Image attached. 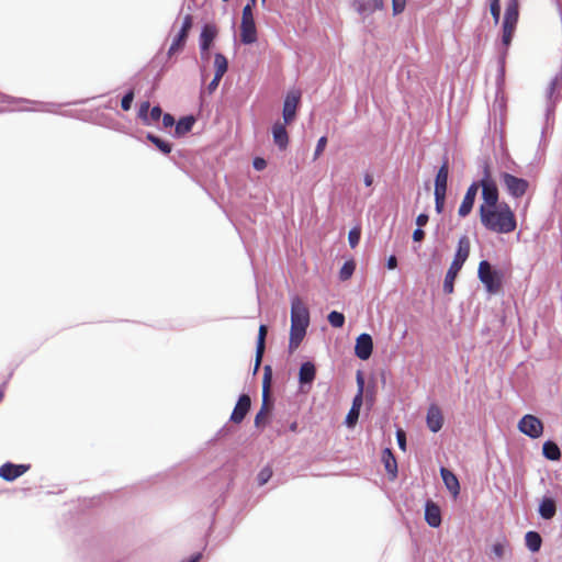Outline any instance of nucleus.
Returning <instances> with one entry per match:
<instances>
[{
  "label": "nucleus",
  "instance_id": "obj_1",
  "mask_svg": "<svg viewBox=\"0 0 562 562\" xmlns=\"http://www.w3.org/2000/svg\"><path fill=\"white\" fill-rule=\"evenodd\" d=\"M479 215L481 224L493 233L509 234L517 227L515 213L506 202L494 207L479 209Z\"/></svg>",
  "mask_w": 562,
  "mask_h": 562
},
{
  "label": "nucleus",
  "instance_id": "obj_2",
  "mask_svg": "<svg viewBox=\"0 0 562 562\" xmlns=\"http://www.w3.org/2000/svg\"><path fill=\"white\" fill-rule=\"evenodd\" d=\"M471 244L467 235H462L457 245L453 260L445 276L442 290L446 294L454 291V281L470 256Z\"/></svg>",
  "mask_w": 562,
  "mask_h": 562
},
{
  "label": "nucleus",
  "instance_id": "obj_3",
  "mask_svg": "<svg viewBox=\"0 0 562 562\" xmlns=\"http://www.w3.org/2000/svg\"><path fill=\"white\" fill-rule=\"evenodd\" d=\"M477 278L491 295L498 294L503 288L504 273L487 260H482L477 268Z\"/></svg>",
  "mask_w": 562,
  "mask_h": 562
},
{
  "label": "nucleus",
  "instance_id": "obj_4",
  "mask_svg": "<svg viewBox=\"0 0 562 562\" xmlns=\"http://www.w3.org/2000/svg\"><path fill=\"white\" fill-rule=\"evenodd\" d=\"M482 178L476 181L479 189L482 190V200L479 209L483 207H494L495 205H499V191L496 181L493 179L490 165L487 162L483 164Z\"/></svg>",
  "mask_w": 562,
  "mask_h": 562
},
{
  "label": "nucleus",
  "instance_id": "obj_5",
  "mask_svg": "<svg viewBox=\"0 0 562 562\" xmlns=\"http://www.w3.org/2000/svg\"><path fill=\"white\" fill-rule=\"evenodd\" d=\"M256 4L257 0H248L243 8L240 21V42L244 45H251L258 40L256 21L254 16V8Z\"/></svg>",
  "mask_w": 562,
  "mask_h": 562
},
{
  "label": "nucleus",
  "instance_id": "obj_6",
  "mask_svg": "<svg viewBox=\"0 0 562 562\" xmlns=\"http://www.w3.org/2000/svg\"><path fill=\"white\" fill-rule=\"evenodd\" d=\"M562 99V77L555 76L551 79L549 87L546 91V124L548 125L550 120H553L555 109L560 100Z\"/></svg>",
  "mask_w": 562,
  "mask_h": 562
},
{
  "label": "nucleus",
  "instance_id": "obj_7",
  "mask_svg": "<svg viewBox=\"0 0 562 562\" xmlns=\"http://www.w3.org/2000/svg\"><path fill=\"white\" fill-rule=\"evenodd\" d=\"M501 181L506 192L514 199L522 198L529 188V181L527 179L506 171L501 173Z\"/></svg>",
  "mask_w": 562,
  "mask_h": 562
},
{
  "label": "nucleus",
  "instance_id": "obj_8",
  "mask_svg": "<svg viewBox=\"0 0 562 562\" xmlns=\"http://www.w3.org/2000/svg\"><path fill=\"white\" fill-rule=\"evenodd\" d=\"M310 325V311L299 296L291 300V327L307 330Z\"/></svg>",
  "mask_w": 562,
  "mask_h": 562
},
{
  "label": "nucleus",
  "instance_id": "obj_9",
  "mask_svg": "<svg viewBox=\"0 0 562 562\" xmlns=\"http://www.w3.org/2000/svg\"><path fill=\"white\" fill-rule=\"evenodd\" d=\"M317 369L313 361H304L301 363L297 374L299 380V393L307 394L313 387V383L316 379Z\"/></svg>",
  "mask_w": 562,
  "mask_h": 562
},
{
  "label": "nucleus",
  "instance_id": "obj_10",
  "mask_svg": "<svg viewBox=\"0 0 562 562\" xmlns=\"http://www.w3.org/2000/svg\"><path fill=\"white\" fill-rule=\"evenodd\" d=\"M301 92L288 91L283 100L282 117L284 124H291L296 120L297 112L301 105Z\"/></svg>",
  "mask_w": 562,
  "mask_h": 562
},
{
  "label": "nucleus",
  "instance_id": "obj_11",
  "mask_svg": "<svg viewBox=\"0 0 562 562\" xmlns=\"http://www.w3.org/2000/svg\"><path fill=\"white\" fill-rule=\"evenodd\" d=\"M518 430L531 439H538L543 432V424L535 415L526 414L518 422Z\"/></svg>",
  "mask_w": 562,
  "mask_h": 562
},
{
  "label": "nucleus",
  "instance_id": "obj_12",
  "mask_svg": "<svg viewBox=\"0 0 562 562\" xmlns=\"http://www.w3.org/2000/svg\"><path fill=\"white\" fill-rule=\"evenodd\" d=\"M192 25H193V18L191 14H187L183 18L180 30L178 31V33L176 34V36L172 40V43L168 49V56H172L177 52L183 49Z\"/></svg>",
  "mask_w": 562,
  "mask_h": 562
},
{
  "label": "nucleus",
  "instance_id": "obj_13",
  "mask_svg": "<svg viewBox=\"0 0 562 562\" xmlns=\"http://www.w3.org/2000/svg\"><path fill=\"white\" fill-rule=\"evenodd\" d=\"M217 36V27L215 24L212 23H205L200 32L199 37V47L201 52L202 58L209 57V52L211 47L213 46L214 40Z\"/></svg>",
  "mask_w": 562,
  "mask_h": 562
},
{
  "label": "nucleus",
  "instance_id": "obj_14",
  "mask_svg": "<svg viewBox=\"0 0 562 562\" xmlns=\"http://www.w3.org/2000/svg\"><path fill=\"white\" fill-rule=\"evenodd\" d=\"M31 469V464L4 462L0 467V479L5 482H13Z\"/></svg>",
  "mask_w": 562,
  "mask_h": 562
},
{
  "label": "nucleus",
  "instance_id": "obj_15",
  "mask_svg": "<svg viewBox=\"0 0 562 562\" xmlns=\"http://www.w3.org/2000/svg\"><path fill=\"white\" fill-rule=\"evenodd\" d=\"M479 192L476 181H473L467 189L465 194L458 210V215L462 218L467 217L473 210L475 199Z\"/></svg>",
  "mask_w": 562,
  "mask_h": 562
},
{
  "label": "nucleus",
  "instance_id": "obj_16",
  "mask_svg": "<svg viewBox=\"0 0 562 562\" xmlns=\"http://www.w3.org/2000/svg\"><path fill=\"white\" fill-rule=\"evenodd\" d=\"M251 406L250 396L243 393L238 396L236 405L231 414L229 422L233 424H240L247 416Z\"/></svg>",
  "mask_w": 562,
  "mask_h": 562
},
{
  "label": "nucleus",
  "instance_id": "obj_17",
  "mask_svg": "<svg viewBox=\"0 0 562 562\" xmlns=\"http://www.w3.org/2000/svg\"><path fill=\"white\" fill-rule=\"evenodd\" d=\"M373 351V339L370 334L362 333L356 339L355 355L360 360H368Z\"/></svg>",
  "mask_w": 562,
  "mask_h": 562
},
{
  "label": "nucleus",
  "instance_id": "obj_18",
  "mask_svg": "<svg viewBox=\"0 0 562 562\" xmlns=\"http://www.w3.org/2000/svg\"><path fill=\"white\" fill-rule=\"evenodd\" d=\"M448 178H449V159L447 156H443L442 164L440 165L437 173L435 176V189L434 193H446L448 189Z\"/></svg>",
  "mask_w": 562,
  "mask_h": 562
},
{
  "label": "nucleus",
  "instance_id": "obj_19",
  "mask_svg": "<svg viewBox=\"0 0 562 562\" xmlns=\"http://www.w3.org/2000/svg\"><path fill=\"white\" fill-rule=\"evenodd\" d=\"M425 520L431 528H438L442 522L440 506L432 499L425 502Z\"/></svg>",
  "mask_w": 562,
  "mask_h": 562
},
{
  "label": "nucleus",
  "instance_id": "obj_20",
  "mask_svg": "<svg viewBox=\"0 0 562 562\" xmlns=\"http://www.w3.org/2000/svg\"><path fill=\"white\" fill-rule=\"evenodd\" d=\"M351 5L363 18L384 8L383 0H353Z\"/></svg>",
  "mask_w": 562,
  "mask_h": 562
},
{
  "label": "nucleus",
  "instance_id": "obj_21",
  "mask_svg": "<svg viewBox=\"0 0 562 562\" xmlns=\"http://www.w3.org/2000/svg\"><path fill=\"white\" fill-rule=\"evenodd\" d=\"M285 125L286 124H284V122L281 123L280 121H277L273 123L271 128L273 143L281 151L288 148L290 140Z\"/></svg>",
  "mask_w": 562,
  "mask_h": 562
},
{
  "label": "nucleus",
  "instance_id": "obj_22",
  "mask_svg": "<svg viewBox=\"0 0 562 562\" xmlns=\"http://www.w3.org/2000/svg\"><path fill=\"white\" fill-rule=\"evenodd\" d=\"M426 424L428 429L434 434L438 432L442 428L443 415L436 404H431L428 407L426 415Z\"/></svg>",
  "mask_w": 562,
  "mask_h": 562
},
{
  "label": "nucleus",
  "instance_id": "obj_23",
  "mask_svg": "<svg viewBox=\"0 0 562 562\" xmlns=\"http://www.w3.org/2000/svg\"><path fill=\"white\" fill-rule=\"evenodd\" d=\"M381 461L390 479H396L398 473L397 461L391 448L386 447L382 450Z\"/></svg>",
  "mask_w": 562,
  "mask_h": 562
},
{
  "label": "nucleus",
  "instance_id": "obj_24",
  "mask_svg": "<svg viewBox=\"0 0 562 562\" xmlns=\"http://www.w3.org/2000/svg\"><path fill=\"white\" fill-rule=\"evenodd\" d=\"M440 476L446 488L452 494L453 497H457L460 494V483L457 475L449 469L441 467Z\"/></svg>",
  "mask_w": 562,
  "mask_h": 562
},
{
  "label": "nucleus",
  "instance_id": "obj_25",
  "mask_svg": "<svg viewBox=\"0 0 562 562\" xmlns=\"http://www.w3.org/2000/svg\"><path fill=\"white\" fill-rule=\"evenodd\" d=\"M555 499L550 495H544L539 502L538 514L544 520H550L555 516Z\"/></svg>",
  "mask_w": 562,
  "mask_h": 562
},
{
  "label": "nucleus",
  "instance_id": "obj_26",
  "mask_svg": "<svg viewBox=\"0 0 562 562\" xmlns=\"http://www.w3.org/2000/svg\"><path fill=\"white\" fill-rule=\"evenodd\" d=\"M363 405V396L361 395H355L352 398L351 407L345 418V425L348 428H353L356 424L358 423L359 416H360V409Z\"/></svg>",
  "mask_w": 562,
  "mask_h": 562
},
{
  "label": "nucleus",
  "instance_id": "obj_27",
  "mask_svg": "<svg viewBox=\"0 0 562 562\" xmlns=\"http://www.w3.org/2000/svg\"><path fill=\"white\" fill-rule=\"evenodd\" d=\"M195 123V117L192 114L181 116L175 124L173 137L180 138L191 132Z\"/></svg>",
  "mask_w": 562,
  "mask_h": 562
},
{
  "label": "nucleus",
  "instance_id": "obj_28",
  "mask_svg": "<svg viewBox=\"0 0 562 562\" xmlns=\"http://www.w3.org/2000/svg\"><path fill=\"white\" fill-rule=\"evenodd\" d=\"M518 19H519V1L518 0H508L506 3L505 14H504L502 24L517 26Z\"/></svg>",
  "mask_w": 562,
  "mask_h": 562
},
{
  "label": "nucleus",
  "instance_id": "obj_29",
  "mask_svg": "<svg viewBox=\"0 0 562 562\" xmlns=\"http://www.w3.org/2000/svg\"><path fill=\"white\" fill-rule=\"evenodd\" d=\"M7 99H8V102H21V103H30V104L36 105L35 108L27 109L29 111L55 113L56 109L59 106V104L54 103V102H37V101H32V100L23 99V98L18 99V98H9V97H7Z\"/></svg>",
  "mask_w": 562,
  "mask_h": 562
},
{
  "label": "nucleus",
  "instance_id": "obj_30",
  "mask_svg": "<svg viewBox=\"0 0 562 562\" xmlns=\"http://www.w3.org/2000/svg\"><path fill=\"white\" fill-rule=\"evenodd\" d=\"M146 139L148 142H150L157 148V150H159L164 155H168L172 150L171 142L164 139L162 137H160L151 132H148L146 134Z\"/></svg>",
  "mask_w": 562,
  "mask_h": 562
},
{
  "label": "nucleus",
  "instance_id": "obj_31",
  "mask_svg": "<svg viewBox=\"0 0 562 562\" xmlns=\"http://www.w3.org/2000/svg\"><path fill=\"white\" fill-rule=\"evenodd\" d=\"M542 454L547 460L559 461L561 459V449L555 441L548 439L542 445Z\"/></svg>",
  "mask_w": 562,
  "mask_h": 562
},
{
  "label": "nucleus",
  "instance_id": "obj_32",
  "mask_svg": "<svg viewBox=\"0 0 562 562\" xmlns=\"http://www.w3.org/2000/svg\"><path fill=\"white\" fill-rule=\"evenodd\" d=\"M525 544L531 553L540 551L542 546V537L538 531L529 530L525 535Z\"/></svg>",
  "mask_w": 562,
  "mask_h": 562
},
{
  "label": "nucleus",
  "instance_id": "obj_33",
  "mask_svg": "<svg viewBox=\"0 0 562 562\" xmlns=\"http://www.w3.org/2000/svg\"><path fill=\"white\" fill-rule=\"evenodd\" d=\"M305 329L292 328L290 329V339H289V351L292 353L295 349L299 348L301 342L303 341L305 335Z\"/></svg>",
  "mask_w": 562,
  "mask_h": 562
},
{
  "label": "nucleus",
  "instance_id": "obj_34",
  "mask_svg": "<svg viewBox=\"0 0 562 562\" xmlns=\"http://www.w3.org/2000/svg\"><path fill=\"white\" fill-rule=\"evenodd\" d=\"M214 67H215L214 75L216 76V78H218V77L223 78V76L227 72L228 60L222 53H216L214 55Z\"/></svg>",
  "mask_w": 562,
  "mask_h": 562
},
{
  "label": "nucleus",
  "instance_id": "obj_35",
  "mask_svg": "<svg viewBox=\"0 0 562 562\" xmlns=\"http://www.w3.org/2000/svg\"><path fill=\"white\" fill-rule=\"evenodd\" d=\"M268 331V327L263 324L259 326L257 345H256V356L258 358H262L266 349V335Z\"/></svg>",
  "mask_w": 562,
  "mask_h": 562
},
{
  "label": "nucleus",
  "instance_id": "obj_36",
  "mask_svg": "<svg viewBox=\"0 0 562 562\" xmlns=\"http://www.w3.org/2000/svg\"><path fill=\"white\" fill-rule=\"evenodd\" d=\"M516 26L513 25H505L502 24V38L501 43L503 46L502 50H508L509 45L512 44L514 33H515Z\"/></svg>",
  "mask_w": 562,
  "mask_h": 562
},
{
  "label": "nucleus",
  "instance_id": "obj_37",
  "mask_svg": "<svg viewBox=\"0 0 562 562\" xmlns=\"http://www.w3.org/2000/svg\"><path fill=\"white\" fill-rule=\"evenodd\" d=\"M506 50H501L497 58V77H496V83L498 87H501L504 83L505 80V63H506Z\"/></svg>",
  "mask_w": 562,
  "mask_h": 562
},
{
  "label": "nucleus",
  "instance_id": "obj_38",
  "mask_svg": "<svg viewBox=\"0 0 562 562\" xmlns=\"http://www.w3.org/2000/svg\"><path fill=\"white\" fill-rule=\"evenodd\" d=\"M272 381V368L269 364L263 367V378H262V398H268V393L270 391Z\"/></svg>",
  "mask_w": 562,
  "mask_h": 562
},
{
  "label": "nucleus",
  "instance_id": "obj_39",
  "mask_svg": "<svg viewBox=\"0 0 562 562\" xmlns=\"http://www.w3.org/2000/svg\"><path fill=\"white\" fill-rule=\"evenodd\" d=\"M355 270H356V262L352 259L346 260L339 270L338 276H339L340 281L349 280L352 277Z\"/></svg>",
  "mask_w": 562,
  "mask_h": 562
},
{
  "label": "nucleus",
  "instance_id": "obj_40",
  "mask_svg": "<svg viewBox=\"0 0 562 562\" xmlns=\"http://www.w3.org/2000/svg\"><path fill=\"white\" fill-rule=\"evenodd\" d=\"M272 408H273V402L270 404V407H268L267 400L262 398V405H261L259 412H257V414L255 416V426L256 427H261L266 424V413L268 409H272Z\"/></svg>",
  "mask_w": 562,
  "mask_h": 562
},
{
  "label": "nucleus",
  "instance_id": "obj_41",
  "mask_svg": "<svg viewBox=\"0 0 562 562\" xmlns=\"http://www.w3.org/2000/svg\"><path fill=\"white\" fill-rule=\"evenodd\" d=\"M327 321L334 328H341L345 324V315L341 312L338 311H331L327 315Z\"/></svg>",
  "mask_w": 562,
  "mask_h": 562
},
{
  "label": "nucleus",
  "instance_id": "obj_42",
  "mask_svg": "<svg viewBox=\"0 0 562 562\" xmlns=\"http://www.w3.org/2000/svg\"><path fill=\"white\" fill-rule=\"evenodd\" d=\"M272 468L269 464L265 465L257 474L258 485L263 486L265 484H267L269 480L272 477Z\"/></svg>",
  "mask_w": 562,
  "mask_h": 562
},
{
  "label": "nucleus",
  "instance_id": "obj_43",
  "mask_svg": "<svg viewBox=\"0 0 562 562\" xmlns=\"http://www.w3.org/2000/svg\"><path fill=\"white\" fill-rule=\"evenodd\" d=\"M361 239V228L359 226L352 227L348 233V243L351 248H356Z\"/></svg>",
  "mask_w": 562,
  "mask_h": 562
},
{
  "label": "nucleus",
  "instance_id": "obj_44",
  "mask_svg": "<svg viewBox=\"0 0 562 562\" xmlns=\"http://www.w3.org/2000/svg\"><path fill=\"white\" fill-rule=\"evenodd\" d=\"M149 111H150V103L149 101H144L140 103L139 108H138V117L143 121V123L145 125H150V122H149Z\"/></svg>",
  "mask_w": 562,
  "mask_h": 562
},
{
  "label": "nucleus",
  "instance_id": "obj_45",
  "mask_svg": "<svg viewBox=\"0 0 562 562\" xmlns=\"http://www.w3.org/2000/svg\"><path fill=\"white\" fill-rule=\"evenodd\" d=\"M135 98L134 89L127 90L121 100V108L123 111H130Z\"/></svg>",
  "mask_w": 562,
  "mask_h": 562
},
{
  "label": "nucleus",
  "instance_id": "obj_46",
  "mask_svg": "<svg viewBox=\"0 0 562 562\" xmlns=\"http://www.w3.org/2000/svg\"><path fill=\"white\" fill-rule=\"evenodd\" d=\"M434 198H435V211L438 214H441L445 210L447 194L446 193H434Z\"/></svg>",
  "mask_w": 562,
  "mask_h": 562
},
{
  "label": "nucleus",
  "instance_id": "obj_47",
  "mask_svg": "<svg viewBox=\"0 0 562 562\" xmlns=\"http://www.w3.org/2000/svg\"><path fill=\"white\" fill-rule=\"evenodd\" d=\"M395 437H396L398 448L403 452H405L406 448H407L406 432L402 428H397L395 431Z\"/></svg>",
  "mask_w": 562,
  "mask_h": 562
},
{
  "label": "nucleus",
  "instance_id": "obj_48",
  "mask_svg": "<svg viewBox=\"0 0 562 562\" xmlns=\"http://www.w3.org/2000/svg\"><path fill=\"white\" fill-rule=\"evenodd\" d=\"M327 142L328 140H327L326 136H322V137L318 138L316 147H315V150H314V155H313V160L314 161L317 160L318 157L323 154V151L326 148Z\"/></svg>",
  "mask_w": 562,
  "mask_h": 562
},
{
  "label": "nucleus",
  "instance_id": "obj_49",
  "mask_svg": "<svg viewBox=\"0 0 562 562\" xmlns=\"http://www.w3.org/2000/svg\"><path fill=\"white\" fill-rule=\"evenodd\" d=\"M222 78L218 77L216 78V76L214 75L213 79L210 81V83L201 90V95L207 93V94H212L215 92V90L218 88V85L221 82Z\"/></svg>",
  "mask_w": 562,
  "mask_h": 562
},
{
  "label": "nucleus",
  "instance_id": "obj_50",
  "mask_svg": "<svg viewBox=\"0 0 562 562\" xmlns=\"http://www.w3.org/2000/svg\"><path fill=\"white\" fill-rule=\"evenodd\" d=\"M356 382H357V386H358V391H357L356 395L363 396L364 390H366V381H364V376H363V373L361 370H358L356 373Z\"/></svg>",
  "mask_w": 562,
  "mask_h": 562
},
{
  "label": "nucleus",
  "instance_id": "obj_51",
  "mask_svg": "<svg viewBox=\"0 0 562 562\" xmlns=\"http://www.w3.org/2000/svg\"><path fill=\"white\" fill-rule=\"evenodd\" d=\"M235 431V427L228 424H225L222 428H220L215 435V439L220 440L223 439L229 435H232Z\"/></svg>",
  "mask_w": 562,
  "mask_h": 562
},
{
  "label": "nucleus",
  "instance_id": "obj_52",
  "mask_svg": "<svg viewBox=\"0 0 562 562\" xmlns=\"http://www.w3.org/2000/svg\"><path fill=\"white\" fill-rule=\"evenodd\" d=\"M164 112L160 105H154L149 111V122L150 124L157 122L162 116Z\"/></svg>",
  "mask_w": 562,
  "mask_h": 562
},
{
  "label": "nucleus",
  "instance_id": "obj_53",
  "mask_svg": "<svg viewBox=\"0 0 562 562\" xmlns=\"http://www.w3.org/2000/svg\"><path fill=\"white\" fill-rule=\"evenodd\" d=\"M406 0H392L393 15H398L405 10Z\"/></svg>",
  "mask_w": 562,
  "mask_h": 562
},
{
  "label": "nucleus",
  "instance_id": "obj_54",
  "mask_svg": "<svg viewBox=\"0 0 562 562\" xmlns=\"http://www.w3.org/2000/svg\"><path fill=\"white\" fill-rule=\"evenodd\" d=\"M490 11L494 20V24L497 25L501 20V4H490Z\"/></svg>",
  "mask_w": 562,
  "mask_h": 562
},
{
  "label": "nucleus",
  "instance_id": "obj_55",
  "mask_svg": "<svg viewBox=\"0 0 562 562\" xmlns=\"http://www.w3.org/2000/svg\"><path fill=\"white\" fill-rule=\"evenodd\" d=\"M491 552L498 559H502L505 552L503 543L495 542L492 544Z\"/></svg>",
  "mask_w": 562,
  "mask_h": 562
},
{
  "label": "nucleus",
  "instance_id": "obj_56",
  "mask_svg": "<svg viewBox=\"0 0 562 562\" xmlns=\"http://www.w3.org/2000/svg\"><path fill=\"white\" fill-rule=\"evenodd\" d=\"M252 167L257 171H262L267 167V161L263 157H255L252 159Z\"/></svg>",
  "mask_w": 562,
  "mask_h": 562
},
{
  "label": "nucleus",
  "instance_id": "obj_57",
  "mask_svg": "<svg viewBox=\"0 0 562 562\" xmlns=\"http://www.w3.org/2000/svg\"><path fill=\"white\" fill-rule=\"evenodd\" d=\"M161 119H162V126L165 128L172 127L176 124V120H175L173 115L170 113H164Z\"/></svg>",
  "mask_w": 562,
  "mask_h": 562
},
{
  "label": "nucleus",
  "instance_id": "obj_58",
  "mask_svg": "<svg viewBox=\"0 0 562 562\" xmlns=\"http://www.w3.org/2000/svg\"><path fill=\"white\" fill-rule=\"evenodd\" d=\"M366 397V401L370 403L371 405L374 403L375 398V386H368L367 390H364L363 398Z\"/></svg>",
  "mask_w": 562,
  "mask_h": 562
},
{
  "label": "nucleus",
  "instance_id": "obj_59",
  "mask_svg": "<svg viewBox=\"0 0 562 562\" xmlns=\"http://www.w3.org/2000/svg\"><path fill=\"white\" fill-rule=\"evenodd\" d=\"M428 221H429V215L426 212H423L417 215L415 223H416L417 227L423 228L428 223Z\"/></svg>",
  "mask_w": 562,
  "mask_h": 562
},
{
  "label": "nucleus",
  "instance_id": "obj_60",
  "mask_svg": "<svg viewBox=\"0 0 562 562\" xmlns=\"http://www.w3.org/2000/svg\"><path fill=\"white\" fill-rule=\"evenodd\" d=\"M425 232L420 227H416L413 232L412 238L415 243H420L425 238Z\"/></svg>",
  "mask_w": 562,
  "mask_h": 562
},
{
  "label": "nucleus",
  "instance_id": "obj_61",
  "mask_svg": "<svg viewBox=\"0 0 562 562\" xmlns=\"http://www.w3.org/2000/svg\"><path fill=\"white\" fill-rule=\"evenodd\" d=\"M386 268L389 270H394L397 268V258L394 256V255H391L387 259H386V263H385Z\"/></svg>",
  "mask_w": 562,
  "mask_h": 562
},
{
  "label": "nucleus",
  "instance_id": "obj_62",
  "mask_svg": "<svg viewBox=\"0 0 562 562\" xmlns=\"http://www.w3.org/2000/svg\"><path fill=\"white\" fill-rule=\"evenodd\" d=\"M363 182L366 187H371L373 184V176L369 172L364 173Z\"/></svg>",
  "mask_w": 562,
  "mask_h": 562
},
{
  "label": "nucleus",
  "instance_id": "obj_63",
  "mask_svg": "<svg viewBox=\"0 0 562 562\" xmlns=\"http://www.w3.org/2000/svg\"><path fill=\"white\" fill-rule=\"evenodd\" d=\"M261 361H262V358H258V356H256V360H255V364H254V370H252V374L256 375L260 369V364H261Z\"/></svg>",
  "mask_w": 562,
  "mask_h": 562
},
{
  "label": "nucleus",
  "instance_id": "obj_64",
  "mask_svg": "<svg viewBox=\"0 0 562 562\" xmlns=\"http://www.w3.org/2000/svg\"><path fill=\"white\" fill-rule=\"evenodd\" d=\"M297 429H299V424H297V422H292V423L289 425V430H290L291 432H296V431H297Z\"/></svg>",
  "mask_w": 562,
  "mask_h": 562
}]
</instances>
